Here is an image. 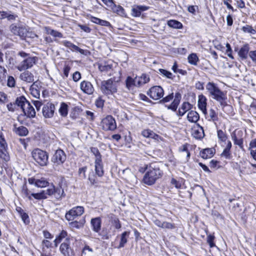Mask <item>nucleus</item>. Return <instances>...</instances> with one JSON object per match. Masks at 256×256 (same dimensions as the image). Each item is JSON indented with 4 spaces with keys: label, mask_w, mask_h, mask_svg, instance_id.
<instances>
[{
    "label": "nucleus",
    "mask_w": 256,
    "mask_h": 256,
    "mask_svg": "<svg viewBox=\"0 0 256 256\" xmlns=\"http://www.w3.org/2000/svg\"><path fill=\"white\" fill-rule=\"evenodd\" d=\"M104 100L100 97H99L96 100V105L98 108H102L104 105Z\"/></svg>",
    "instance_id": "62"
},
{
    "label": "nucleus",
    "mask_w": 256,
    "mask_h": 256,
    "mask_svg": "<svg viewBox=\"0 0 256 256\" xmlns=\"http://www.w3.org/2000/svg\"><path fill=\"white\" fill-rule=\"evenodd\" d=\"M10 30L14 34L19 36L22 39H24L28 35L27 30L23 26L12 24L10 26Z\"/></svg>",
    "instance_id": "10"
},
{
    "label": "nucleus",
    "mask_w": 256,
    "mask_h": 256,
    "mask_svg": "<svg viewBox=\"0 0 256 256\" xmlns=\"http://www.w3.org/2000/svg\"><path fill=\"white\" fill-rule=\"evenodd\" d=\"M54 195L56 198L60 200L65 196V194L64 189L61 186L57 188L54 187Z\"/></svg>",
    "instance_id": "31"
},
{
    "label": "nucleus",
    "mask_w": 256,
    "mask_h": 256,
    "mask_svg": "<svg viewBox=\"0 0 256 256\" xmlns=\"http://www.w3.org/2000/svg\"><path fill=\"white\" fill-rule=\"evenodd\" d=\"M54 105L51 102H48L42 108V115L45 118H52L54 115Z\"/></svg>",
    "instance_id": "12"
},
{
    "label": "nucleus",
    "mask_w": 256,
    "mask_h": 256,
    "mask_svg": "<svg viewBox=\"0 0 256 256\" xmlns=\"http://www.w3.org/2000/svg\"><path fill=\"white\" fill-rule=\"evenodd\" d=\"M223 2L224 5H226L227 8L229 10H232V12L236 11V9H234L231 5L232 0H223Z\"/></svg>",
    "instance_id": "58"
},
{
    "label": "nucleus",
    "mask_w": 256,
    "mask_h": 256,
    "mask_svg": "<svg viewBox=\"0 0 256 256\" xmlns=\"http://www.w3.org/2000/svg\"><path fill=\"white\" fill-rule=\"evenodd\" d=\"M113 6L114 7V10L118 14L122 16H126V13L124 9L120 6H116L114 4Z\"/></svg>",
    "instance_id": "40"
},
{
    "label": "nucleus",
    "mask_w": 256,
    "mask_h": 256,
    "mask_svg": "<svg viewBox=\"0 0 256 256\" xmlns=\"http://www.w3.org/2000/svg\"><path fill=\"white\" fill-rule=\"evenodd\" d=\"M29 102L28 101L24 96H20L17 98L16 100V104L18 106H20L22 110L26 106V104H28Z\"/></svg>",
    "instance_id": "36"
},
{
    "label": "nucleus",
    "mask_w": 256,
    "mask_h": 256,
    "mask_svg": "<svg viewBox=\"0 0 256 256\" xmlns=\"http://www.w3.org/2000/svg\"><path fill=\"white\" fill-rule=\"evenodd\" d=\"M168 25L170 28L180 29L182 28V24L176 20H171L168 22Z\"/></svg>",
    "instance_id": "37"
},
{
    "label": "nucleus",
    "mask_w": 256,
    "mask_h": 256,
    "mask_svg": "<svg viewBox=\"0 0 256 256\" xmlns=\"http://www.w3.org/2000/svg\"><path fill=\"white\" fill-rule=\"evenodd\" d=\"M84 212V208L82 206H77L72 208L65 215V218L68 221L72 220L77 216H80Z\"/></svg>",
    "instance_id": "8"
},
{
    "label": "nucleus",
    "mask_w": 256,
    "mask_h": 256,
    "mask_svg": "<svg viewBox=\"0 0 256 256\" xmlns=\"http://www.w3.org/2000/svg\"><path fill=\"white\" fill-rule=\"evenodd\" d=\"M22 195L26 198H28L29 200H32V195L30 192L28 190L26 186H24L22 188Z\"/></svg>",
    "instance_id": "50"
},
{
    "label": "nucleus",
    "mask_w": 256,
    "mask_h": 256,
    "mask_svg": "<svg viewBox=\"0 0 256 256\" xmlns=\"http://www.w3.org/2000/svg\"><path fill=\"white\" fill-rule=\"evenodd\" d=\"M90 224L92 230L96 232H98L101 228L102 221L99 217L92 218Z\"/></svg>",
    "instance_id": "19"
},
{
    "label": "nucleus",
    "mask_w": 256,
    "mask_h": 256,
    "mask_svg": "<svg viewBox=\"0 0 256 256\" xmlns=\"http://www.w3.org/2000/svg\"><path fill=\"white\" fill-rule=\"evenodd\" d=\"M14 131L16 134L22 136H26L28 132L27 128L24 126L15 128L14 129Z\"/></svg>",
    "instance_id": "34"
},
{
    "label": "nucleus",
    "mask_w": 256,
    "mask_h": 256,
    "mask_svg": "<svg viewBox=\"0 0 256 256\" xmlns=\"http://www.w3.org/2000/svg\"><path fill=\"white\" fill-rule=\"evenodd\" d=\"M214 236L211 234H209L207 236L206 241L210 248H212L216 246L214 242Z\"/></svg>",
    "instance_id": "55"
},
{
    "label": "nucleus",
    "mask_w": 256,
    "mask_h": 256,
    "mask_svg": "<svg viewBox=\"0 0 256 256\" xmlns=\"http://www.w3.org/2000/svg\"><path fill=\"white\" fill-rule=\"evenodd\" d=\"M37 182H36V186L39 188H44L46 187L48 185V182L44 178H41L40 179H37Z\"/></svg>",
    "instance_id": "43"
},
{
    "label": "nucleus",
    "mask_w": 256,
    "mask_h": 256,
    "mask_svg": "<svg viewBox=\"0 0 256 256\" xmlns=\"http://www.w3.org/2000/svg\"><path fill=\"white\" fill-rule=\"evenodd\" d=\"M100 90L106 96L114 94L117 92L116 84L114 82L112 79L102 81Z\"/></svg>",
    "instance_id": "5"
},
{
    "label": "nucleus",
    "mask_w": 256,
    "mask_h": 256,
    "mask_svg": "<svg viewBox=\"0 0 256 256\" xmlns=\"http://www.w3.org/2000/svg\"><path fill=\"white\" fill-rule=\"evenodd\" d=\"M22 111L25 116L29 118H34L36 116V111L30 102L26 104V106L23 108Z\"/></svg>",
    "instance_id": "15"
},
{
    "label": "nucleus",
    "mask_w": 256,
    "mask_h": 256,
    "mask_svg": "<svg viewBox=\"0 0 256 256\" xmlns=\"http://www.w3.org/2000/svg\"><path fill=\"white\" fill-rule=\"evenodd\" d=\"M192 106L188 102H184L180 108L178 115L179 116H183L185 113L192 109Z\"/></svg>",
    "instance_id": "25"
},
{
    "label": "nucleus",
    "mask_w": 256,
    "mask_h": 256,
    "mask_svg": "<svg viewBox=\"0 0 256 256\" xmlns=\"http://www.w3.org/2000/svg\"><path fill=\"white\" fill-rule=\"evenodd\" d=\"M2 130H0V160L6 162L9 160V156L6 150L8 146Z\"/></svg>",
    "instance_id": "9"
},
{
    "label": "nucleus",
    "mask_w": 256,
    "mask_h": 256,
    "mask_svg": "<svg viewBox=\"0 0 256 256\" xmlns=\"http://www.w3.org/2000/svg\"><path fill=\"white\" fill-rule=\"evenodd\" d=\"M158 71L160 72V73L164 76L172 80L173 79L172 74L171 72L162 68H160Z\"/></svg>",
    "instance_id": "49"
},
{
    "label": "nucleus",
    "mask_w": 256,
    "mask_h": 256,
    "mask_svg": "<svg viewBox=\"0 0 256 256\" xmlns=\"http://www.w3.org/2000/svg\"><path fill=\"white\" fill-rule=\"evenodd\" d=\"M226 55L230 58L232 59H234V58L232 54V49L231 48V46L230 45V44L228 43H226Z\"/></svg>",
    "instance_id": "54"
},
{
    "label": "nucleus",
    "mask_w": 256,
    "mask_h": 256,
    "mask_svg": "<svg viewBox=\"0 0 256 256\" xmlns=\"http://www.w3.org/2000/svg\"><path fill=\"white\" fill-rule=\"evenodd\" d=\"M66 159V156L64 152L59 149L56 150L53 155L52 162L54 163V166L55 167L63 164Z\"/></svg>",
    "instance_id": "7"
},
{
    "label": "nucleus",
    "mask_w": 256,
    "mask_h": 256,
    "mask_svg": "<svg viewBox=\"0 0 256 256\" xmlns=\"http://www.w3.org/2000/svg\"><path fill=\"white\" fill-rule=\"evenodd\" d=\"M88 180L91 185H94L97 183L96 176L94 174L93 172L89 174Z\"/></svg>",
    "instance_id": "53"
},
{
    "label": "nucleus",
    "mask_w": 256,
    "mask_h": 256,
    "mask_svg": "<svg viewBox=\"0 0 256 256\" xmlns=\"http://www.w3.org/2000/svg\"><path fill=\"white\" fill-rule=\"evenodd\" d=\"M66 242H64L60 244V252L64 256H70V252L71 250V248L70 247L68 240L66 238Z\"/></svg>",
    "instance_id": "26"
},
{
    "label": "nucleus",
    "mask_w": 256,
    "mask_h": 256,
    "mask_svg": "<svg viewBox=\"0 0 256 256\" xmlns=\"http://www.w3.org/2000/svg\"><path fill=\"white\" fill-rule=\"evenodd\" d=\"M130 234V232L125 231L122 232L120 236V240L119 245L116 246V248L119 249L124 246L125 244L127 242L128 240L126 236Z\"/></svg>",
    "instance_id": "30"
},
{
    "label": "nucleus",
    "mask_w": 256,
    "mask_h": 256,
    "mask_svg": "<svg viewBox=\"0 0 256 256\" xmlns=\"http://www.w3.org/2000/svg\"><path fill=\"white\" fill-rule=\"evenodd\" d=\"M188 60L190 64L195 66L198 65V63L200 61L199 58L196 53L190 54L188 57Z\"/></svg>",
    "instance_id": "33"
},
{
    "label": "nucleus",
    "mask_w": 256,
    "mask_h": 256,
    "mask_svg": "<svg viewBox=\"0 0 256 256\" xmlns=\"http://www.w3.org/2000/svg\"><path fill=\"white\" fill-rule=\"evenodd\" d=\"M58 111L62 116H66L68 114V106L67 104L64 102L61 103Z\"/></svg>",
    "instance_id": "39"
},
{
    "label": "nucleus",
    "mask_w": 256,
    "mask_h": 256,
    "mask_svg": "<svg viewBox=\"0 0 256 256\" xmlns=\"http://www.w3.org/2000/svg\"><path fill=\"white\" fill-rule=\"evenodd\" d=\"M18 17L17 14L12 13L11 12H8L6 18L8 20H14Z\"/></svg>",
    "instance_id": "61"
},
{
    "label": "nucleus",
    "mask_w": 256,
    "mask_h": 256,
    "mask_svg": "<svg viewBox=\"0 0 256 256\" xmlns=\"http://www.w3.org/2000/svg\"><path fill=\"white\" fill-rule=\"evenodd\" d=\"M222 157H224L227 160H230L232 158V152L230 150L224 148L223 152L220 154Z\"/></svg>",
    "instance_id": "51"
},
{
    "label": "nucleus",
    "mask_w": 256,
    "mask_h": 256,
    "mask_svg": "<svg viewBox=\"0 0 256 256\" xmlns=\"http://www.w3.org/2000/svg\"><path fill=\"white\" fill-rule=\"evenodd\" d=\"M32 196H33L35 199L36 200H42L46 199L47 198V196L44 195V194L41 192L38 193H32Z\"/></svg>",
    "instance_id": "52"
},
{
    "label": "nucleus",
    "mask_w": 256,
    "mask_h": 256,
    "mask_svg": "<svg viewBox=\"0 0 256 256\" xmlns=\"http://www.w3.org/2000/svg\"><path fill=\"white\" fill-rule=\"evenodd\" d=\"M206 90L213 99L218 101L221 105H223L226 99V94L225 92L220 89L216 84L208 82L206 85Z\"/></svg>",
    "instance_id": "2"
},
{
    "label": "nucleus",
    "mask_w": 256,
    "mask_h": 256,
    "mask_svg": "<svg viewBox=\"0 0 256 256\" xmlns=\"http://www.w3.org/2000/svg\"><path fill=\"white\" fill-rule=\"evenodd\" d=\"M171 184L174 185L176 188H180L182 186L181 182L174 178H172L171 180Z\"/></svg>",
    "instance_id": "63"
},
{
    "label": "nucleus",
    "mask_w": 256,
    "mask_h": 256,
    "mask_svg": "<svg viewBox=\"0 0 256 256\" xmlns=\"http://www.w3.org/2000/svg\"><path fill=\"white\" fill-rule=\"evenodd\" d=\"M249 50L250 47L248 44H246L240 48L238 52V55L241 60H245L248 58Z\"/></svg>",
    "instance_id": "18"
},
{
    "label": "nucleus",
    "mask_w": 256,
    "mask_h": 256,
    "mask_svg": "<svg viewBox=\"0 0 256 256\" xmlns=\"http://www.w3.org/2000/svg\"><path fill=\"white\" fill-rule=\"evenodd\" d=\"M145 174L143 177L144 184L152 186L162 178L163 173L157 163H151L144 168Z\"/></svg>",
    "instance_id": "1"
},
{
    "label": "nucleus",
    "mask_w": 256,
    "mask_h": 256,
    "mask_svg": "<svg viewBox=\"0 0 256 256\" xmlns=\"http://www.w3.org/2000/svg\"><path fill=\"white\" fill-rule=\"evenodd\" d=\"M201 132H199L198 130H195L194 136L197 138H200L204 137V132L203 128L200 127Z\"/></svg>",
    "instance_id": "59"
},
{
    "label": "nucleus",
    "mask_w": 256,
    "mask_h": 256,
    "mask_svg": "<svg viewBox=\"0 0 256 256\" xmlns=\"http://www.w3.org/2000/svg\"><path fill=\"white\" fill-rule=\"evenodd\" d=\"M108 218L111 220L112 223L116 229H120L122 226L118 218L114 214H110Z\"/></svg>",
    "instance_id": "35"
},
{
    "label": "nucleus",
    "mask_w": 256,
    "mask_h": 256,
    "mask_svg": "<svg viewBox=\"0 0 256 256\" xmlns=\"http://www.w3.org/2000/svg\"><path fill=\"white\" fill-rule=\"evenodd\" d=\"M148 94L153 100H158L163 97L164 90L160 86H154L149 90Z\"/></svg>",
    "instance_id": "11"
},
{
    "label": "nucleus",
    "mask_w": 256,
    "mask_h": 256,
    "mask_svg": "<svg viewBox=\"0 0 256 256\" xmlns=\"http://www.w3.org/2000/svg\"><path fill=\"white\" fill-rule=\"evenodd\" d=\"M7 74V70L2 66H0V82L2 84L5 82Z\"/></svg>",
    "instance_id": "42"
},
{
    "label": "nucleus",
    "mask_w": 256,
    "mask_h": 256,
    "mask_svg": "<svg viewBox=\"0 0 256 256\" xmlns=\"http://www.w3.org/2000/svg\"><path fill=\"white\" fill-rule=\"evenodd\" d=\"M91 21L96 24H100L102 26H107L109 28H112V25L110 22L108 21L101 20L99 18L96 17H92L91 19Z\"/></svg>",
    "instance_id": "28"
},
{
    "label": "nucleus",
    "mask_w": 256,
    "mask_h": 256,
    "mask_svg": "<svg viewBox=\"0 0 256 256\" xmlns=\"http://www.w3.org/2000/svg\"><path fill=\"white\" fill-rule=\"evenodd\" d=\"M18 55L23 58L16 66V68L20 72L32 68L38 60V57L32 56L24 52H20Z\"/></svg>",
    "instance_id": "3"
},
{
    "label": "nucleus",
    "mask_w": 256,
    "mask_h": 256,
    "mask_svg": "<svg viewBox=\"0 0 256 256\" xmlns=\"http://www.w3.org/2000/svg\"><path fill=\"white\" fill-rule=\"evenodd\" d=\"M20 214L21 218L23 222L25 224L28 223L29 222L28 215L26 213H25L22 210H20Z\"/></svg>",
    "instance_id": "57"
},
{
    "label": "nucleus",
    "mask_w": 256,
    "mask_h": 256,
    "mask_svg": "<svg viewBox=\"0 0 256 256\" xmlns=\"http://www.w3.org/2000/svg\"><path fill=\"white\" fill-rule=\"evenodd\" d=\"M32 155L34 160L40 166L47 165L48 156L46 152L36 148L32 152Z\"/></svg>",
    "instance_id": "4"
},
{
    "label": "nucleus",
    "mask_w": 256,
    "mask_h": 256,
    "mask_svg": "<svg viewBox=\"0 0 256 256\" xmlns=\"http://www.w3.org/2000/svg\"><path fill=\"white\" fill-rule=\"evenodd\" d=\"M126 87L130 90L134 86L138 87L137 82H136V76L134 78H132L131 76H128L126 80Z\"/></svg>",
    "instance_id": "32"
},
{
    "label": "nucleus",
    "mask_w": 256,
    "mask_h": 256,
    "mask_svg": "<svg viewBox=\"0 0 256 256\" xmlns=\"http://www.w3.org/2000/svg\"><path fill=\"white\" fill-rule=\"evenodd\" d=\"M6 86L10 88H14L16 86V80L12 76H8L7 78Z\"/></svg>",
    "instance_id": "44"
},
{
    "label": "nucleus",
    "mask_w": 256,
    "mask_h": 256,
    "mask_svg": "<svg viewBox=\"0 0 256 256\" xmlns=\"http://www.w3.org/2000/svg\"><path fill=\"white\" fill-rule=\"evenodd\" d=\"M90 152L95 156V160H101L102 155L96 148L92 147L90 148Z\"/></svg>",
    "instance_id": "47"
},
{
    "label": "nucleus",
    "mask_w": 256,
    "mask_h": 256,
    "mask_svg": "<svg viewBox=\"0 0 256 256\" xmlns=\"http://www.w3.org/2000/svg\"><path fill=\"white\" fill-rule=\"evenodd\" d=\"M60 44H63L66 48H68L72 52H79L80 54L86 56L90 52L88 50H84L78 46H76L72 42L68 40H62L60 42Z\"/></svg>",
    "instance_id": "13"
},
{
    "label": "nucleus",
    "mask_w": 256,
    "mask_h": 256,
    "mask_svg": "<svg viewBox=\"0 0 256 256\" xmlns=\"http://www.w3.org/2000/svg\"><path fill=\"white\" fill-rule=\"evenodd\" d=\"M208 118V120H212L214 122L217 121L218 120V115L213 109H210L209 110Z\"/></svg>",
    "instance_id": "46"
},
{
    "label": "nucleus",
    "mask_w": 256,
    "mask_h": 256,
    "mask_svg": "<svg viewBox=\"0 0 256 256\" xmlns=\"http://www.w3.org/2000/svg\"><path fill=\"white\" fill-rule=\"evenodd\" d=\"M42 192L46 196H52V194L54 195V186H52V188H48L46 190H42Z\"/></svg>",
    "instance_id": "64"
},
{
    "label": "nucleus",
    "mask_w": 256,
    "mask_h": 256,
    "mask_svg": "<svg viewBox=\"0 0 256 256\" xmlns=\"http://www.w3.org/2000/svg\"><path fill=\"white\" fill-rule=\"evenodd\" d=\"M20 78L26 82L31 83L34 81V74L28 70H26L20 75Z\"/></svg>",
    "instance_id": "17"
},
{
    "label": "nucleus",
    "mask_w": 256,
    "mask_h": 256,
    "mask_svg": "<svg viewBox=\"0 0 256 256\" xmlns=\"http://www.w3.org/2000/svg\"><path fill=\"white\" fill-rule=\"evenodd\" d=\"M85 222L84 220H80V221H74L70 222L69 224L72 228L76 229H80L83 228Z\"/></svg>",
    "instance_id": "38"
},
{
    "label": "nucleus",
    "mask_w": 256,
    "mask_h": 256,
    "mask_svg": "<svg viewBox=\"0 0 256 256\" xmlns=\"http://www.w3.org/2000/svg\"><path fill=\"white\" fill-rule=\"evenodd\" d=\"M112 64L108 62H101L98 65V68L102 72H108L112 70Z\"/></svg>",
    "instance_id": "29"
},
{
    "label": "nucleus",
    "mask_w": 256,
    "mask_h": 256,
    "mask_svg": "<svg viewBox=\"0 0 256 256\" xmlns=\"http://www.w3.org/2000/svg\"><path fill=\"white\" fill-rule=\"evenodd\" d=\"M81 90L85 94H92L94 92V88L92 84L88 81L84 80L80 84Z\"/></svg>",
    "instance_id": "14"
},
{
    "label": "nucleus",
    "mask_w": 256,
    "mask_h": 256,
    "mask_svg": "<svg viewBox=\"0 0 256 256\" xmlns=\"http://www.w3.org/2000/svg\"><path fill=\"white\" fill-rule=\"evenodd\" d=\"M123 172L124 174H126L125 179L128 183L131 184H134L137 183V178L136 176L129 170L126 169Z\"/></svg>",
    "instance_id": "20"
},
{
    "label": "nucleus",
    "mask_w": 256,
    "mask_h": 256,
    "mask_svg": "<svg viewBox=\"0 0 256 256\" xmlns=\"http://www.w3.org/2000/svg\"><path fill=\"white\" fill-rule=\"evenodd\" d=\"M242 30L246 33H249L251 34H256V30L250 25H246L242 27Z\"/></svg>",
    "instance_id": "45"
},
{
    "label": "nucleus",
    "mask_w": 256,
    "mask_h": 256,
    "mask_svg": "<svg viewBox=\"0 0 256 256\" xmlns=\"http://www.w3.org/2000/svg\"><path fill=\"white\" fill-rule=\"evenodd\" d=\"M217 136L218 140L222 142H226L228 139L226 134L222 130H217Z\"/></svg>",
    "instance_id": "41"
},
{
    "label": "nucleus",
    "mask_w": 256,
    "mask_h": 256,
    "mask_svg": "<svg viewBox=\"0 0 256 256\" xmlns=\"http://www.w3.org/2000/svg\"><path fill=\"white\" fill-rule=\"evenodd\" d=\"M150 80V76L146 74H142L140 76H136V82L138 87H140L144 84L148 82Z\"/></svg>",
    "instance_id": "23"
},
{
    "label": "nucleus",
    "mask_w": 256,
    "mask_h": 256,
    "mask_svg": "<svg viewBox=\"0 0 256 256\" xmlns=\"http://www.w3.org/2000/svg\"><path fill=\"white\" fill-rule=\"evenodd\" d=\"M175 228L176 226L174 224H172L166 222H163V224L162 226V228L172 230L174 228Z\"/></svg>",
    "instance_id": "56"
},
{
    "label": "nucleus",
    "mask_w": 256,
    "mask_h": 256,
    "mask_svg": "<svg viewBox=\"0 0 256 256\" xmlns=\"http://www.w3.org/2000/svg\"><path fill=\"white\" fill-rule=\"evenodd\" d=\"M94 167L96 174L100 177L104 175V166L101 160H94Z\"/></svg>",
    "instance_id": "22"
},
{
    "label": "nucleus",
    "mask_w": 256,
    "mask_h": 256,
    "mask_svg": "<svg viewBox=\"0 0 256 256\" xmlns=\"http://www.w3.org/2000/svg\"><path fill=\"white\" fill-rule=\"evenodd\" d=\"M179 151L182 152H186V160L188 161L190 158V152L188 149V144H183L179 148Z\"/></svg>",
    "instance_id": "48"
},
{
    "label": "nucleus",
    "mask_w": 256,
    "mask_h": 256,
    "mask_svg": "<svg viewBox=\"0 0 256 256\" xmlns=\"http://www.w3.org/2000/svg\"><path fill=\"white\" fill-rule=\"evenodd\" d=\"M148 7L144 6H136L132 10V14L134 17L140 16L142 12L148 10Z\"/></svg>",
    "instance_id": "21"
},
{
    "label": "nucleus",
    "mask_w": 256,
    "mask_h": 256,
    "mask_svg": "<svg viewBox=\"0 0 256 256\" xmlns=\"http://www.w3.org/2000/svg\"><path fill=\"white\" fill-rule=\"evenodd\" d=\"M101 126L102 129L105 131H112L116 128V120L111 116H108L102 120Z\"/></svg>",
    "instance_id": "6"
},
{
    "label": "nucleus",
    "mask_w": 256,
    "mask_h": 256,
    "mask_svg": "<svg viewBox=\"0 0 256 256\" xmlns=\"http://www.w3.org/2000/svg\"><path fill=\"white\" fill-rule=\"evenodd\" d=\"M187 119L190 122H196L200 119L199 114L196 111L190 110L187 115Z\"/></svg>",
    "instance_id": "27"
},
{
    "label": "nucleus",
    "mask_w": 256,
    "mask_h": 256,
    "mask_svg": "<svg viewBox=\"0 0 256 256\" xmlns=\"http://www.w3.org/2000/svg\"><path fill=\"white\" fill-rule=\"evenodd\" d=\"M7 102V95L4 92H0V102L2 104H4Z\"/></svg>",
    "instance_id": "60"
},
{
    "label": "nucleus",
    "mask_w": 256,
    "mask_h": 256,
    "mask_svg": "<svg viewBox=\"0 0 256 256\" xmlns=\"http://www.w3.org/2000/svg\"><path fill=\"white\" fill-rule=\"evenodd\" d=\"M215 153V150L213 148H207L200 152V156L204 159L211 158Z\"/></svg>",
    "instance_id": "24"
},
{
    "label": "nucleus",
    "mask_w": 256,
    "mask_h": 256,
    "mask_svg": "<svg viewBox=\"0 0 256 256\" xmlns=\"http://www.w3.org/2000/svg\"><path fill=\"white\" fill-rule=\"evenodd\" d=\"M206 100V97L203 94H200L198 96V106L204 114L207 113Z\"/></svg>",
    "instance_id": "16"
}]
</instances>
